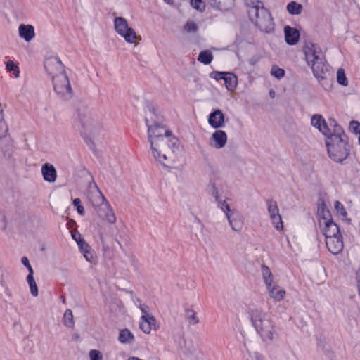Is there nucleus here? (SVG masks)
Instances as JSON below:
<instances>
[{
  "instance_id": "obj_14",
  "label": "nucleus",
  "mask_w": 360,
  "mask_h": 360,
  "mask_svg": "<svg viewBox=\"0 0 360 360\" xmlns=\"http://www.w3.org/2000/svg\"><path fill=\"white\" fill-rule=\"evenodd\" d=\"M311 124L324 135L326 139L333 134V129L330 128L321 115H313L311 117Z\"/></svg>"
},
{
  "instance_id": "obj_39",
  "label": "nucleus",
  "mask_w": 360,
  "mask_h": 360,
  "mask_svg": "<svg viewBox=\"0 0 360 360\" xmlns=\"http://www.w3.org/2000/svg\"><path fill=\"white\" fill-rule=\"evenodd\" d=\"M190 5L197 11L202 12L205 8V1H189Z\"/></svg>"
},
{
  "instance_id": "obj_8",
  "label": "nucleus",
  "mask_w": 360,
  "mask_h": 360,
  "mask_svg": "<svg viewBox=\"0 0 360 360\" xmlns=\"http://www.w3.org/2000/svg\"><path fill=\"white\" fill-rule=\"evenodd\" d=\"M261 271L262 279L270 297L276 302L283 300L286 295V291L275 282L274 275L270 269L266 265H262Z\"/></svg>"
},
{
  "instance_id": "obj_13",
  "label": "nucleus",
  "mask_w": 360,
  "mask_h": 360,
  "mask_svg": "<svg viewBox=\"0 0 360 360\" xmlns=\"http://www.w3.org/2000/svg\"><path fill=\"white\" fill-rule=\"evenodd\" d=\"M207 122L213 129L223 128L226 124L225 115L220 109H213L207 116Z\"/></svg>"
},
{
  "instance_id": "obj_7",
  "label": "nucleus",
  "mask_w": 360,
  "mask_h": 360,
  "mask_svg": "<svg viewBox=\"0 0 360 360\" xmlns=\"http://www.w3.org/2000/svg\"><path fill=\"white\" fill-rule=\"evenodd\" d=\"M306 61L311 67L314 75L316 77H321L325 69V65L322 58L320 48L314 44H307L304 48Z\"/></svg>"
},
{
  "instance_id": "obj_37",
  "label": "nucleus",
  "mask_w": 360,
  "mask_h": 360,
  "mask_svg": "<svg viewBox=\"0 0 360 360\" xmlns=\"http://www.w3.org/2000/svg\"><path fill=\"white\" fill-rule=\"evenodd\" d=\"M89 358L90 360H103V355L98 349H91L89 352Z\"/></svg>"
},
{
  "instance_id": "obj_32",
  "label": "nucleus",
  "mask_w": 360,
  "mask_h": 360,
  "mask_svg": "<svg viewBox=\"0 0 360 360\" xmlns=\"http://www.w3.org/2000/svg\"><path fill=\"white\" fill-rule=\"evenodd\" d=\"M6 68L8 71L13 72V75L18 78L20 75V70L18 63L13 60H8L6 63Z\"/></svg>"
},
{
  "instance_id": "obj_43",
  "label": "nucleus",
  "mask_w": 360,
  "mask_h": 360,
  "mask_svg": "<svg viewBox=\"0 0 360 360\" xmlns=\"http://www.w3.org/2000/svg\"><path fill=\"white\" fill-rule=\"evenodd\" d=\"M77 212L80 215H84V207L82 205L77 207Z\"/></svg>"
},
{
  "instance_id": "obj_11",
  "label": "nucleus",
  "mask_w": 360,
  "mask_h": 360,
  "mask_svg": "<svg viewBox=\"0 0 360 360\" xmlns=\"http://www.w3.org/2000/svg\"><path fill=\"white\" fill-rule=\"evenodd\" d=\"M267 212L271 225L278 233L284 231V224L279 208L275 200H269L266 202Z\"/></svg>"
},
{
  "instance_id": "obj_5",
  "label": "nucleus",
  "mask_w": 360,
  "mask_h": 360,
  "mask_svg": "<svg viewBox=\"0 0 360 360\" xmlns=\"http://www.w3.org/2000/svg\"><path fill=\"white\" fill-rule=\"evenodd\" d=\"M44 67L51 79L56 93L62 97L70 96L72 89L70 80L60 60L56 56L49 57L44 62Z\"/></svg>"
},
{
  "instance_id": "obj_42",
  "label": "nucleus",
  "mask_w": 360,
  "mask_h": 360,
  "mask_svg": "<svg viewBox=\"0 0 360 360\" xmlns=\"http://www.w3.org/2000/svg\"><path fill=\"white\" fill-rule=\"evenodd\" d=\"M21 262L24 266H25L27 268L29 273L34 272L33 269L30 265L29 259H27V257H22L21 259Z\"/></svg>"
},
{
  "instance_id": "obj_6",
  "label": "nucleus",
  "mask_w": 360,
  "mask_h": 360,
  "mask_svg": "<svg viewBox=\"0 0 360 360\" xmlns=\"http://www.w3.org/2000/svg\"><path fill=\"white\" fill-rule=\"evenodd\" d=\"M248 13L250 20L262 32L269 33L274 30L271 15L264 8L262 1H250V4L248 5Z\"/></svg>"
},
{
  "instance_id": "obj_23",
  "label": "nucleus",
  "mask_w": 360,
  "mask_h": 360,
  "mask_svg": "<svg viewBox=\"0 0 360 360\" xmlns=\"http://www.w3.org/2000/svg\"><path fill=\"white\" fill-rule=\"evenodd\" d=\"M91 202L97 211V208L101 207L103 204H105V202H107L108 200L105 198V196L103 195L101 191L96 186V191L94 193H92V195L91 197Z\"/></svg>"
},
{
  "instance_id": "obj_16",
  "label": "nucleus",
  "mask_w": 360,
  "mask_h": 360,
  "mask_svg": "<svg viewBox=\"0 0 360 360\" xmlns=\"http://www.w3.org/2000/svg\"><path fill=\"white\" fill-rule=\"evenodd\" d=\"M18 31L19 37L26 42H30L35 38V29L32 25L20 24Z\"/></svg>"
},
{
  "instance_id": "obj_9",
  "label": "nucleus",
  "mask_w": 360,
  "mask_h": 360,
  "mask_svg": "<svg viewBox=\"0 0 360 360\" xmlns=\"http://www.w3.org/2000/svg\"><path fill=\"white\" fill-rule=\"evenodd\" d=\"M134 303L142 314L139 320L140 330L145 334H150L152 330H157V320L150 312V307L142 303L139 298L134 299Z\"/></svg>"
},
{
  "instance_id": "obj_4",
  "label": "nucleus",
  "mask_w": 360,
  "mask_h": 360,
  "mask_svg": "<svg viewBox=\"0 0 360 360\" xmlns=\"http://www.w3.org/2000/svg\"><path fill=\"white\" fill-rule=\"evenodd\" d=\"M248 317L262 342L271 343L277 337V332L273 321L261 307L251 305L247 309Z\"/></svg>"
},
{
  "instance_id": "obj_10",
  "label": "nucleus",
  "mask_w": 360,
  "mask_h": 360,
  "mask_svg": "<svg viewBox=\"0 0 360 360\" xmlns=\"http://www.w3.org/2000/svg\"><path fill=\"white\" fill-rule=\"evenodd\" d=\"M221 210L225 214L229 224L236 232H240L244 225L243 215L236 209H231L229 204H222Z\"/></svg>"
},
{
  "instance_id": "obj_41",
  "label": "nucleus",
  "mask_w": 360,
  "mask_h": 360,
  "mask_svg": "<svg viewBox=\"0 0 360 360\" xmlns=\"http://www.w3.org/2000/svg\"><path fill=\"white\" fill-rule=\"evenodd\" d=\"M349 130L356 134H360V123L357 121H352L349 125Z\"/></svg>"
},
{
  "instance_id": "obj_12",
  "label": "nucleus",
  "mask_w": 360,
  "mask_h": 360,
  "mask_svg": "<svg viewBox=\"0 0 360 360\" xmlns=\"http://www.w3.org/2000/svg\"><path fill=\"white\" fill-rule=\"evenodd\" d=\"M228 141L227 134L221 130H215L209 139V145L214 149H221L224 148Z\"/></svg>"
},
{
  "instance_id": "obj_45",
  "label": "nucleus",
  "mask_w": 360,
  "mask_h": 360,
  "mask_svg": "<svg viewBox=\"0 0 360 360\" xmlns=\"http://www.w3.org/2000/svg\"><path fill=\"white\" fill-rule=\"evenodd\" d=\"M214 4L212 5V6H213L214 8H215V7H216V8H219V5L221 4V1H214Z\"/></svg>"
},
{
  "instance_id": "obj_28",
  "label": "nucleus",
  "mask_w": 360,
  "mask_h": 360,
  "mask_svg": "<svg viewBox=\"0 0 360 360\" xmlns=\"http://www.w3.org/2000/svg\"><path fill=\"white\" fill-rule=\"evenodd\" d=\"M63 324L70 328H72L75 326L73 314L71 309H66L63 317Z\"/></svg>"
},
{
  "instance_id": "obj_38",
  "label": "nucleus",
  "mask_w": 360,
  "mask_h": 360,
  "mask_svg": "<svg viewBox=\"0 0 360 360\" xmlns=\"http://www.w3.org/2000/svg\"><path fill=\"white\" fill-rule=\"evenodd\" d=\"M71 236L72 239L77 243V245L79 246L81 244L85 242V240L82 235L77 231L71 232Z\"/></svg>"
},
{
  "instance_id": "obj_21",
  "label": "nucleus",
  "mask_w": 360,
  "mask_h": 360,
  "mask_svg": "<svg viewBox=\"0 0 360 360\" xmlns=\"http://www.w3.org/2000/svg\"><path fill=\"white\" fill-rule=\"evenodd\" d=\"M224 81L227 91L233 92L236 89L238 86V77L235 74L226 72Z\"/></svg>"
},
{
  "instance_id": "obj_40",
  "label": "nucleus",
  "mask_w": 360,
  "mask_h": 360,
  "mask_svg": "<svg viewBox=\"0 0 360 360\" xmlns=\"http://www.w3.org/2000/svg\"><path fill=\"white\" fill-rule=\"evenodd\" d=\"M226 72L212 71V72L210 73V77L217 81H219L220 79L224 80Z\"/></svg>"
},
{
  "instance_id": "obj_33",
  "label": "nucleus",
  "mask_w": 360,
  "mask_h": 360,
  "mask_svg": "<svg viewBox=\"0 0 360 360\" xmlns=\"http://www.w3.org/2000/svg\"><path fill=\"white\" fill-rule=\"evenodd\" d=\"M184 31L186 33L195 34L198 30V25L194 21H188L184 26Z\"/></svg>"
},
{
  "instance_id": "obj_17",
  "label": "nucleus",
  "mask_w": 360,
  "mask_h": 360,
  "mask_svg": "<svg viewBox=\"0 0 360 360\" xmlns=\"http://www.w3.org/2000/svg\"><path fill=\"white\" fill-rule=\"evenodd\" d=\"M43 179L48 183H54L57 179V172L54 166L50 163H44L41 168Z\"/></svg>"
},
{
  "instance_id": "obj_47",
  "label": "nucleus",
  "mask_w": 360,
  "mask_h": 360,
  "mask_svg": "<svg viewBox=\"0 0 360 360\" xmlns=\"http://www.w3.org/2000/svg\"><path fill=\"white\" fill-rule=\"evenodd\" d=\"M359 143H360V133L359 134Z\"/></svg>"
},
{
  "instance_id": "obj_26",
  "label": "nucleus",
  "mask_w": 360,
  "mask_h": 360,
  "mask_svg": "<svg viewBox=\"0 0 360 360\" xmlns=\"http://www.w3.org/2000/svg\"><path fill=\"white\" fill-rule=\"evenodd\" d=\"M33 275L34 272L29 273L27 276L26 281L29 285L31 295L34 297H37L38 296L39 290Z\"/></svg>"
},
{
  "instance_id": "obj_25",
  "label": "nucleus",
  "mask_w": 360,
  "mask_h": 360,
  "mask_svg": "<svg viewBox=\"0 0 360 360\" xmlns=\"http://www.w3.org/2000/svg\"><path fill=\"white\" fill-rule=\"evenodd\" d=\"M113 25L117 34L130 27L128 21L123 17H115L113 20Z\"/></svg>"
},
{
  "instance_id": "obj_18",
  "label": "nucleus",
  "mask_w": 360,
  "mask_h": 360,
  "mask_svg": "<svg viewBox=\"0 0 360 360\" xmlns=\"http://www.w3.org/2000/svg\"><path fill=\"white\" fill-rule=\"evenodd\" d=\"M78 248L79 252L88 262L93 264L97 263L98 257L96 252L86 241L78 246Z\"/></svg>"
},
{
  "instance_id": "obj_19",
  "label": "nucleus",
  "mask_w": 360,
  "mask_h": 360,
  "mask_svg": "<svg viewBox=\"0 0 360 360\" xmlns=\"http://www.w3.org/2000/svg\"><path fill=\"white\" fill-rule=\"evenodd\" d=\"M284 35L285 42L291 46L297 44L300 37V31L289 25L284 27Z\"/></svg>"
},
{
  "instance_id": "obj_34",
  "label": "nucleus",
  "mask_w": 360,
  "mask_h": 360,
  "mask_svg": "<svg viewBox=\"0 0 360 360\" xmlns=\"http://www.w3.org/2000/svg\"><path fill=\"white\" fill-rule=\"evenodd\" d=\"M334 208L338 215L342 218H345L347 217V213L345 210V208L340 201L336 200L334 202Z\"/></svg>"
},
{
  "instance_id": "obj_22",
  "label": "nucleus",
  "mask_w": 360,
  "mask_h": 360,
  "mask_svg": "<svg viewBox=\"0 0 360 360\" xmlns=\"http://www.w3.org/2000/svg\"><path fill=\"white\" fill-rule=\"evenodd\" d=\"M118 340L124 345H131L135 340L134 333L129 329L124 328L119 330Z\"/></svg>"
},
{
  "instance_id": "obj_35",
  "label": "nucleus",
  "mask_w": 360,
  "mask_h": 360,
  "mask_svg": "<svg viewBox=\"0 0 360 360\" xmlns=\"http://www.w3.org/2000/svg\"><path fill=\"white\" fill-rule=\"evenodd\" d=\"M337 80L338 82L344 86H347L348 85V80L346 77L345 71L342 69H339L337 72Z\"/></svg>"
},
{
  "instance_id": "obj_1",
  "label": "nucleus",
  "mask_w": 360,
  "mask_h": 360,
  "mask_svg": "<svg viewBox=\"0 0 360 360\" xmlns=\"http://www.w3.org/2000/svg\"><path fill=\"white\" fill-rule=\"evenodd\" d=\"M145 120L152 155L163 165L173 162L172 157L166 151V145L174 153L179 150V141L164 126L162 115L158 109L148 106Z\"/></svg>"
},
{
  "instance_id": "obj_3",
  "label": "nucleus",
  "mask_w": 360,
  "mask_h": 360,
  "mask_svg": "<svg viewBox=\"0 0 360 360\" xmlns=\"http://www.w3.org/2000/svg\"><path fill=\"white\" fill-rule=\"evenodd\" d=\"M333 134L326 139V146L329 158L335 162L345 160L350 153L348 138L343 129L335 121L330 122Z\"/></svg>"
},
{
  "instance_id": "obj_20",
  "label": "nucleus",
  "mask_w": 360,
  "mask_h": 360,
  "mask_svg": "<svg viewBox=\"0 0 360 360\" xmlns=\"http://www.w3.org/2000/svg\"><path fill=\"white\" fill-rule=\"evenodd\" d=\"M118 35L122 37L124 41L129 44L137 45L141 40V36L139 35L131 27H129Z\"/></svg>"
},
{
  "instance_id": "obj_44",
  "label": "nucleus",
  "mask_w": 360,
  "mask_h": 360,
  "mask_svg": "<svg viewBox=\"0 0 360 360\" xmlns=\"http://www.w3.org/2000/svg\"><path fill=\"white\" fill-rule=\"evenodd\" d=\"M73 205L77 207L78 206H80L81 205V200L79 198H75L73 200Z\"/></svg>"
},
{
  "instance_id": "obj_31",
  "label": "nucleus",
  "mask_w": 360,
  "mask_h": 360,
  "mask_svg": "<svg viewBox=\"0 0 360 360\" xmlns=\"http://www.w3.org/2000/svg\"><path fill=\"white\" fill-rule=\"evenodd\" d=\"M287 10L292 15H297L301 13L302 6L297 1H290L287 6Z\"/></svg>"
},
{
  "instance_id": "obj_30",
  "label": "nucleus",
  "mask_w": 360,
  "mask_h": 360,
  "mask_svg": "<svg viewBox=\"0 0 360 360\" xmlns=\"http://www.w3.org/2000/svg\"><path fill=\"white\" fill-rule=\"evenodd\" d=\"M185 316L191 325H196L200 321L196 312L191 308H187L185 310Z\"/></svg>"
},
{
  "instance_id": "obj_36",
  "label": "nucleus",
  "mask_w": 360,
  "mask_h": 360,
  "mask_svg": "<svg viewBox=\"0 0 360 360\" xmlns=\"http://www.w3.org/2000/svg\"><path fill=\"white\" fill-rule=\"evenodd\" d=\"M271 75L276 79H281L285 75L283 69L279 68L277 65H273L271 69Z\"/></svg>"
},
{
  "instance_id": "obj_15",
  "label": "nucleus",
  "mask_w": 360,
  "mask_h": 360,
  "mask_svg": "<svg viewBox=\"0 0 360 360\" xmlns=\"http://www.w3.org/2000/svg\"><path fill=\"white\" fill-rule=\"evenodd\" d=\"M98 214L103 217L104 220L110 224H115L116 221V217L112 210V207L110 205L109 202H105L103 205L97 208Z\"/></svg>"
},
{
  "instance_id": "obj_2",
  "label": "nucleus",
  "mask_w": 360,
  "mask_h": 360,
  "mask_svg": "<svg viewBox=\"0 0 360 360\" xmlns=\"http://www.w3.org/2000/svg\"><path fill=\"white\" fill-rule=\"evenodd\" d=\"M319 227L325 236L328 250L333 255L342 252L344 245L338 226L333 221L330 211L322 204L317 211Z\"/></svg>"
},
{
  "instance_id": "obj_27",
  "label": "nucleus",
  "mask_w": 360,
  "mask_h": 360,
  "mask_svg": "<svg viewBox=\"0 0 360 360\" xmlns=\"http://www.w3.org/2000/svg\"><path fill=\"white\" fill-rule=\"evenodd\" d=\"M212 60L213 55L210 50L200 51L198 57V60L204 65H209Z\"/></svg>"
},
{
  "instance_id": "obj_29",
  "label": "nucleus",
  "mask_w": 360,
  "mask_h": 360,
  "mask_svg": "<svg viewBox=\"0 0 360 360\" xmlns=\"http://www.w3.org/2000/svg\"><path fill=\"white\" fill-rule=\"evenodd\" d=\"M8 130V126L4 120V109L0 104V139H2L7 135Z\"/></svg>"
},
{
  "instance_id": "obj_24",
  "label": "nucleus",
  "mask_w": 360,
  "mask_h": 360,
  "mask_svg": "<svg viewBox=\"0 0 360 360\" xmlns=\"http://www.w3.org/2000/svg\"><path fill=\"white\" fill-rule=\"evenodd\" d=\"M210 193L214 198L216 202H217L218 207L220 209H222V204H228L226 200L222 199L221 188L216 184H213L212 185Z\"/></svg>"
},
{
  "instance_id": "obj_46",
  "label": "nucleus",
  "mask_w": 360,
  "mask_h": 360,
  "mask_svg": "<svg viewBox=\"0 0 360 360\" xmlns=\"http://www.w3.org/2000/svg\"><path fill=\"white\" fill-rule=\"evenodd\" d=\"M274 95H275V92H274L273 90L270 91V96H271L272 98H274Z\"/></svg>"
}]
</instances>
